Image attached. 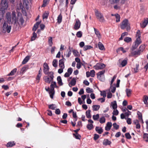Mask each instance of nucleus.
I'll return each instance as SVG.
<instances>
[{
  "mask_svg": "<svg viewBox=\"0 0 148 148\" xmlns=\"http://www.w3.org/2000/svg\"><path fill=\"white\" fill-rule=\"evenodd\" d=\"M80 25L81 23L79 20L78 19L77 20L74 25V29L75 30H77L78 29L80 28Z\"/></svg>",
  "mask_w": 148,
  "mask_h": 148,
  "instance_id": "nucleus-8",
  "label": "nucleus"
},
{
  "mask_svg": "<svg viewBox=\"0 0 148 148\" xmlns=\"http://www.w3.org/2000/svg\"><path fill=\"white\" fill-rule=\"evenodd\" d=\"M148 23V18L145 19L142 23H140V25L141 27L144 28L145 27Z\"/></svg>",
  "mask_w": 148,
  "mask_h": 148,
  "instance_id": "nucleus-10",
  "label": "nucleus"
},
{
  "mask_svg": "<svg viewBox=\"0 0 148 148\" xmlns=\"http://www.w3.org/2000/svg\"><path fill=\"white\" fill-rule=\"evenodd\" d=\"M48 42L50 46L51 47L53 44L52 38V37H50L49 39Z\"/></svg>",
  "mask_w": 148,
  "mask_h": 148,
  "instance_id": "nucleus-48",
  "label": "nucleus"
},
{
  "mask_svg": "<svg viewBox=\"0 0 148 148\" xmlns=\"http://www.w3.org/2000/svg\"><path fill=\"white\" fill-rule=\"evenodd\" d=\"M96 131L99 134H101L103 132V130L101 127L97 126L95 127Z\"/></svg>",
  "mask_w": 148,
  "mask_h": 148,
  "instance_id": "nucleus-14",
  "label": "nucleus"
},
{
  "mask_svg": "<svg viewBox=\"0 0 148 148\" xmlns=\"http://www.w3.org/2000/svg\"><path fill=\"white\" fill-rule=\"evenodd\" d=\"M29 2L28 0H23V3L24 5L27 6L28 5Z\"/></svg>",
  "mask_w": 148,
  "mask_h": 148,
  "instance_id": "nucleus-63",
  "label": "nucleus"
},
{
  "mask_svg": "<svg viewBox=\"0 0 148 148\" xmlns=\"http://www.w3.org/2000/svg\"><path fill=\"white\" fill-rule=\"evenodd\" d=\"M55 108L56 107L55 106V105L54 104L50 105L49 106V108L53 110H54L55 109Z\"/></svg>",
  "mask_w": 148,
  "mask_h": 148,
  "instance_id": "nucleus-54",
  "label": "nucleus"
},
{
  "mask_svg": "<svg viewBox=\"0 0 148 148\" xmlns=\"http://www.w3.org/2000/svg\"><path fill=\"white\" fill-rule=\"evenodd\" d=\"M143 100L145 104L147 105H148V103L147 102L148 97L147 96L144 95L143 97Z\"/></svg>",
  "mask_w": 148,
  "mask_h": 148,
  "instance_id": "nucleus-21",
  "label": "nucleus"
},
{
  "mask_svg": "<svg viewBox=\"0 0 148 148\" xmlns=\"http://www.w3.org/2000/svg\"><path fill=\"white\" fill-rule=\"evenodd\" d=\"M2 28L3 33H5L7 32L8 33H10L11 29V26L10 25H8L7 23L5 21L3 24Z\"/></svg>",
  "mask_w": 148,
  "mask_h": 148,
  "instance_id": "nucleus-5",
  "label": "nucleus"
},
{
  "mask_svg": "<svg viewBox=\"0 0 148 148\" xmlns=\"http://www.w3.org/2000/svg\"><path fill=\"white\" fill-rule=\"evenodd\" d=\"M91 110H88L86 112V117L88 119L91 118V116L90 114Z\"/></svg>",
  "mask_w": 148,
  "mask_h": 148,
  "instance_id": "nucleus-24",
  "label": "nucleus"
},
{
  "mask_svg": "<svg viewBox=\"0 0 148 148\" xmlns=\"http://www.w3.org/2000/svg\"><path fill=\"white\" fill-rule=\"evenodd\" d=\"M57 80L58 84L60 86H62L63 83L62 82V79L60 76H58L57 77Z\"/></svg>",
  "mask_w": 148,
  "mask_h": 148,
  "instance_id": "nucleus-19",
  "label": "nucleus"
},
{
  "mask_svg": "<svg viewBox=\"0 0 148 148\" xmlns=\"http://www.w3.org/2000/svg\"><path fill=\"white\" fill-rule=\"evenodd\" d=\"M73 136H74L75 138L77 139H80L81 138V136L79 134H73Z\"/></svg>",
  "mask_w": 148,
  "mask_h": 148,
  "instance_id": "nucleus-44",
  "label": "nucleus"
},
{
  "mask_svg": "<svg viewBox=\"0 0 148 148\" xmlns=\"http://www.w3.org/2000/svg\"><path fill=\"white\" fill-rule=\"evenodd\" d=\"M99 118V115L97 114L96 115H94L92 116L93 119L95 121L97 120Z\"/></svg>",
  "mask_w": 148,
  "mask_h": 148,
  "instance_id": "nucleus-49",
  "label": "nucleus"
},
{
  "mask_svg": "<svg viewBox=\"0 0 148 148\" xmlns=\"http://www.w3.org/2000/svg\"><path fill=\"white\" fill-rule=\"evenodd\" d=\"M135 42L138 44V43H139V44H140L141 43V41H140V37H138L136 39V41Z\"/></svg>",
  "mask_w": 148,
  "mask_h": 148,
  "instance_id": "nucleus-60",
  "label": "nucleus"
},
{
  "mask_svg": "<svg viewBox=\"0 0 148 148\" xmlns=\"http://www.w3.org/2000/svg\"><path fill=\"white\" fill-rule=\"evenodd\" d=\"M143 138L145 141L148 142V134H145L143 135Z\"/></svg>",
  "mask_w": 148,
  "mask_h": 148,
  "instance_id": "nucleus-46",
  "label": "nucleus"
},
{
  "mask_svg": "<svg viewBox=\"0 0 148 148\" xmlns=\"http://www.w3.org/2000/svg\"><path fill=\"white\" fill-rule=\"evenodd\" d=\"M98 46L99 49L101 50H103L104 49V47L103 45L100 42L98 43Z\"/></svg>",
  "mask_w": 148,
  "mask_h": 148,
  "instance_id": "nucleus-35",
  "label": "nucleus"
},
{
  "mask_svg": "<svg viewBox=\"0 0 148 148\" xmlns=\"http://www.w3.org/2000/svg\"><path fill=\"white\" fill-rule=\"evenodd\" d=\"M12 18H11L10 13H7L5 15L6 18L7 19V22L10 24H14L15 25L17 22V19L16 16V13L15 11L12 12Z\"/></svg>",
  "mask_w": 148,
  "mask_h": 148,
  "instance_id": "nucleus-1",
  "label": "nucleus"
},
{
  "mask_svg": "<svg viewBox=\"0 0 148 148\" xmlns=\"http://www.w3.org/2000/svg\"><path fill=\"white\" fill-rule=\"evenodd\" d=\"M86 92L88 93H90L93 92L92 89H91L89 87H87L86 89Z\"/></svg>",
  "mask_w": 148,
  "mask_h": 148,
  "instance_id": "nucleus-53",
  "label": "nucleus"
},
{
  "mask_svg": "<svg viewBox=\"0 0 148 148\" xmlns=\"http://www.w3.org/2000/svg\"><path fill=\"white\" fill-rule=\"evenodd\" d=\"M125 91L127 96L128 97H130L131 94L132 90L130 89L127 88Z\"/></svg>",
  "mask_w": 148,
  "mask_h": 148,
  "instance_id": "nucleus-31",
  "label": "nucleus"
},
{
  "mask_svg": "<svg viewBox=\"0 0 148 148\" xmlns=\"http://www.w3.org/2000/svg\"><path fill=\"white\" fill-rule=\"evenodd\" d=\"M28 69V66L25 65L21 69L20 71V73H23L25 71Z\"/></svg>",
  "mask_w": 148,
  "mask_h": 148,
  "instance_id": "nucleus-22",
  "label": "nucleus"
},
{
  "mask_svg": "<svg viewBox=\"0 0 148 148\" xmlns=\"http://www.w3.org/2000/svg\"><path fill=\"white\" fill-rule=\"evenodd\" d=\"M110 89L111 90V92L112 93H114L115 91V90L116 89V88L115 86H112V85H110Z\"/></svg>",
  "mask_w": 148,
  "mask_h": 148,
  "instance_id": "nucleus-50",
  "label": "nucleus"
},
{
  "mask_svg": "<svg viewBox=\"0 0 148 148\" xmlns=\"http://www.w3.org/2000/svg\"><path fill=\"white\" fill-rule=\"evenodd\" d=\"M78 38H81L82 36V33L80 31L77 32L76 34Z\"/></svg>",
  "mask_w": 148,
  "mask_h": 148,
  "instance_id": "nucleus-55",
  "label": "nucleus"
},
{
  "mask_svg": "<svg viewBox=\"0 0 148 148\" xmlns=\"http://www.w3.org/2000/svg\"><path fill=\"white\" fill-rule=\"evenodd\" d=\"M105 72V70H103L101 71H100L97 74V78L100 80L101 81H102L103 80V79L101 78V75H104V73Z\"/></svg>",
  "mask_w": 148,
  "mask_h": 148,
  "instance_id": "nucleus-9",
  "label": "nucleus"
},
{
  "mask_svg": "<svg viewBox=\"0 0 148 148\" xmlns=\"http://www.w3.org/2000/svg\"><path fill=\"white\" fill-rule=\"evenodd\" d=\"M93 48V47L90 45H85L83 47L84 51H86L87 50Z\"/></svg>",
  "mask_w": 148,
  "mask_h": 148,
  "instance_id": "nucleus-29",
  "label": "nucleus"
},
{
  "mask_svg": "<svg viewBox=\"0 0 148 148\" xmlns=\"http://www.w3.org/2000/svg\"><path fill=\"white\" fill-rule=\"evenodd\" d=\"M113 127L115 128V129L116 130H117L119 129V125H117L116 123H113Z\"/></svg>",
  "mask_w": 148,
  "mask_h": 148,
  "instance_id": "nucleus-61",
  "label": "nucleus"
},
{
  "mask_svg": "<svg viewBox=\"0 0 148 148\" xmlns=\"http://www.w3.org/2000/svg\"><path fill=\"white\" fill-rule=\"evenodd\" d=\"M44 69L43 71L45 75H47L48 73L49 69V67L48 64L46 63H45L44 64Z\"/></svg>",
  "mask_w": 148,
  "mask_h": 148,
  "instance_id": "nucleus-7",
  "label": "nucleus"
},
{
  "mask_svg": "<svg viewBox=\"0 0 148 148\" xmlns=\"http://www.w3.org/2000/svg\"><path fill=\"white\" fill-rule=\"evenodd\" d=\"M53 66L55 67H56L58 66V61L56 59H54L53 60L52 62Z\"/></svg>",
  "mask_w": 148,
  "mask_h": 148,
  "instance_id": "nucleus-37",
  "label": "nucleus"
},
{
  "mask_svg": "<svg viewBox=\"0 0 148 148\" xmlns=\"http://www.w3.org/2000/svg\"><path fill=\"white\" fill-rule=\"evenodd\" d=\"M62 16L61 14H60L58 16L57 20V22L59 23H60L62 21Z\"/></svg>",
  "mask_w": 148,
  "mask_h": 148,
  "instance_id": "nucleus-30",
  "label": "nucleus"
},
{
  "mask_svg": "<svg viewBox=\"0 0 148 148\" xmlns=\"http://www.w3.org/2000/svg\"><path fill=\"white\" fill-rule=\"evenodd\" d=\"M73 55L75 56H79V54L78 52L76 50H73Z\"/></svg>",
  "mask_w": 148,
  "mask_h": 148,
  "instance_id": "nucleus-43",
  "label": "nucleus"
},
{
  "mask_svg": "<svg viewBox=\"0 0 148 148\" xmlns=\"http://www.w3.org/2000/svg\"><path fill=\"white\" fill-rule=\"evenodd\" d=\"M120 27L122 29L126 28L127 31L130 30V27L127 19H125L123 21L120 26Z\"/></svg>",
  "mask_w": 148,
  "mask_h": 148,
  "instance_id": "nucleus-3",
  "label": "nucleus"
},
{
  "mask_svg": "<svg viewBox=\"0 0 148 148\" xmlns=\"http://www.w3.org/2000/svg\"><path fill=\"white\" fill-rule=\"evenodd\" d=\"M44 79L46 82L49 84L51 81H53V80H51V78L48 76H45L44 77Z\"/></svg>",
  "mask_w": 148,
  "mask_h": 148,
  "instance_id": "nucleus-17",
  "label": "nucleus"
},
{
  "mask_svg": "<svg viewBox=\"0 0 148 148\" xmlns=\"http://www.w3.org/2000/svg\"><path fill=\"white\" fill-rule=\"evenodd\" d=\"M76 79L75 78H73L72 79L70 82L69 84V85L70 87H71L72 86H75L76 84Z\"/></svg>",
  "mask_w": 148,
  "mask_h": 148,
  "instance_id": "nucleus-15",
  "label": "nucleus"
},
{
  "mask_svg": "<svg viewBox=\"0 0 148 148\" xmlns=\"http://www.w3.org/2000/svg\"><path fill=\"white\" fill-rule=\"evenodd\" d=\"M95 15L97 18L101 22H104L105 20L104 18L103 15L99 12L98 10L95 9Z\"/></svg>",
  "mask_w": 148,
  "mask_h": 148,
  "instance_id": "nucleus-4",
  "label": "nucleus"
},
{
  "mask_svg": "<svg viewBox=\"0 0 148 148\" xmlns=\"http://www.w3.org/2000/svg\"><path fill=\"white\" fill-rule=\"evenodd\" d=\"M29 58L30 57L29 56H26L22 61V64H26L29 60Z\"/></svg>",
  "mask_w": 148,
  "mask_h": 148,
  "instance_id": "nucleus-27",
  "label": "nucleus"
},
{
  "mask_svg": "<svg viewBox=\"0 0 148 148\" xmlns=\"http://www.w3.org/2000/svg\"><path fill=\"white\" fill-rule=\"evenodd\" d=\"M112 126V123L110 122H108L105 128V130L107 131L110 130L111 129Z\"/></svg>",
  "mask_w": 148,
  "mask_h": 148,
  "instance_id": "nucleus-12",
  "label": "nucleus"
},
{
  "mask_svg": "<svg viewBox=\"0 0 148 148\" xmlns=\"http://www.w3.org/2000/svg\"><path fill=\"white\" fill-rule=\"evenodd\" d=\"M127 59L125 58V59L123 60L121 62V65L122 66V67H124L127 64Z\"/></svg>",
  "mask_w": 148,
  "mask_h": 148,
  "instance_id": "nucleus-25",
  "label": "nucleus"
},
{
  "mask_svg": "<svg viewBox=\"0 0 148 148\" xmlns=\"http://www.w3.org/2000/svg\"><path fill=\"white\" fill-rule=\"evenodd\" d=\"M115 16L116 18V22H118L120 21V16L118 14H116Z\"/></svg>",
  "mask_w": 148,
  "mask_h": 148,
  "instance_id": "nucleus-41",
  "label": "nucleus"
},
{
  "mask_svg": "<svg viewBox=\"0 0 148 148\" xmlns=\"http://www.w3.org/2000/svg\"><path fill=\"white\" fill-rule=\"evenodd\" d=\"M49 13L48 12L45 11L44 13L42 15V18L43 19H47L48 18Z\"/></svg>",
  "mask_w": 148,
  "mask_h": 148,
  "instance_id": "nucleus-28",
  "label": "nucleus"
},
{
  "mask_svg": "<svg viewBox=\"0 0 148 148\" xmlns=\"http://www.w3.org/2000/svg\"><path fill=\"white\" fill-rule=\"evenodd\" d=\"M142 52L139 49L138 51H135L132 53L133 55H140Z\"/></svg>",
  "mask_w": 148,
  "mask_h": 148,
  "instance_id": "nucleus-32",
  "label": "nucleus"
},
{
  "mask_svg": "<svg viewBox=\"0 0 148 148\" xmlns=\"http://www.w3.org/2000/svg\"><path fill=\"white\" fill-rule=\"evenodd\" d=\"M24 22V20L22 16L21 17L18 21V23L19 25H22Z\"/></svg>",
  "mask_w": 148,
  "mask_h": 148,
  "instance_id": "nucleus-18",
  "label": "nucleus"
},
{
  "mask_svg": "<svg viewBox=\"0 0 148 148\" xmlns=\"http://www.w3.org/2000/svg\"><path fill=\"white\" fill-rule=\"evenodd\" d=\"M93 110L94 111H97L100 108V106L99 105H94L92 106Z\"/></svg>",
  "mask_w": 148,
  "mask_h": 148,
  "instance_id": "nucleus-26",
  "label": "nucleus"
},
{
  "mask_svg": "<svg viewBox=\"0 0 148 148\" xmlns=\"http://www.w3.org/2000/svg\"><path fill=\"white\" fill-rule=\"evenodd\" d=\"M64 62L62 61V60H60L59 62V65L60 68L62 69H64Z\"/></svg>",
  "mask_w": 148,
  "mask_h": 148,
  "instance_id": "nucleus-20",
  "label": "nucleus"
},
{
  "mask_svg": "<svg viewBox=\"0 0 148 148\" xmlns=\"http://www.w3.org/2000/svg\"><path fill=\"white\" fill-rule=\"evenodd\" d=\"M101 93L100 94L104 98H105L106 97V93L104 91H103V92L101 91Z\"/></svg>",
  "mask_w": 148,
  "mask_h": 148,
  "instance_id": "nucleus-59",
  "label": "nucleus"
},
{
  "mask_svg": "<svg viewBox=\"0 0 148 148\" xmlns=\"http://www.w3.org/2000/svg\"><path fill=\"white\" fill-rule=\"evenodd\" d=\"M17 70L16 68H14L12 70L10 73L8 75V76L13 75L15 74Z\"/></svg>",
  "mask_w": 148,
  "mask_h": 148,
  "instance_id": "nucleus-33",
  "label": "nucleus"
},
{
  "mask_svg": "<svg viewBox=\"0 0 148 148\" xmlns=\"http://www.w3.org/2000/svg\"><path fill=\"white\" fill-rule=\"evenodd\" d=\"M124 40L127 42H129L132 41V38L129 37H126L125 38Z\"/></svg>",
  "mask_w": 148,
  "mask_h": 148,
  "instance_id": "nucleus-45",
  "label": "nucleus"
},
{
  "mask_svg": "<svg viewBox=\"0 0 148 148\" xmlns=\"http://www.w3.org/2000/svg\"><path fill=\"white\" fill-rule=\"evenodd\" d=\"M137 114L138 116V119L140 121H141L142 123H143L142 113L139 111H138L137 112Z\"/></svg>",
  "mask_w": 148,
  "mask_h": 148,
  "instance_id": "nucleus-16",
  "label": "nucleus"
},
{
  "mask_svg": "<svg viewBox=\"0 0 148 148\" xmlns=\"http://www.w3.org/2000/svg\"><path fill=\"white\" fill-rule=\"evenodd\" d=\"M99 121L101 123L103 124L105 122L106 119L104 117L102 116L100 118Z\"/></svg>",
  "mask_w": 148,
  "mask_h": 148,
  "instance_id": "nucleus-40",
  "label": "nucleus"
},
{
  "mask_svg": "<svg viewBox=\"0 0 148 148\" xmlns=\"http://www.w3.org/2000/svg\"><path fill=\"white\" fill-rule=\"evenodd\" d=\"M94 30L95 34L97 36H98V35L99 36H101L99 31L97 29L94 27Z\"/></svg>",
  "mask_w": 148,
  "mask_h": 148,
  "instance_id": "nucleus-52",
  "label": "nucleus"
},
{
  "mask_svg": "<svg viewBox=\"0 0 148 148\" xmlns=\"http://www.w3.org/2000/svg\"><path fill=\"white\" fill-rule=\"evenodd\" d=\"M139 66V64H136V67L134 69V71L135 73H137L138 72V69Z\"/></svg>",
  "mask_w": 148,
  "mask_h": 148,
  "instance_id": "nucleus-56",
  "label": "nucleus"
},
{
  "mask_svg": "<svg viewBox=\"0 0 148 148\" xmlns=\"http://www.w3.org/2000/svg\"><path fill=\"white\" fill-rule=\"evenodd\" d=\"M37 35L34 32L33 33V36L31 37V40L33 41L37 37Z\"/></svg>",
  "mask_w": 148,
  "mask_h": 148,
  "instance_id": "nucleus-47",
  "label": "nucleus"
},
{
  "mask_svg": "<svg viewBox=\"0 0 148 148\" xmlns=\"http://www.w3.org/2000/svg\"><path fill=\"white\" fill-rule=\"evenodd\" d=\"M86 127L88 130H90L93 128V125L92 124H88L87 125Z\"/></svg>",
  "mask_w": 148,
  "mask_h": 148,
  "instance_id": "nucleus-39",
  "label": "nucleus"
},
{
  "mask_svg": "<svg viewBox=\"0 0 148 148\" xmlns=\"http://www.w3.org/2000/svg\"><path fill=\"white\" fill-rule=\"evenodd\" d=\"M111 142L107 139H104L103 142V145L106 146L110 145L111 144Z\"/></svg>",
  "mask_w": 148,
  "mask_h": 148,
  "instance_id": "nucleus-13",
  "label": "nucleus"
},
{
  "mask_svg": "<svg viewBox=\"0 0 148 148\" xmlns=\"http://www.w3.org/2000/svg\"><path fill=\"white\" fill-rule=\"evenodd\" d=\"M145 46L144 45H141L139 47V50L142 52L143 51L145 48Z\"/></svg>",
  "mask_w": 148,
  "mask_h": 148,
  "instance_id": "nucleus-51",
  "label": "nucleus"
},
{
  "mask_svg": "<svg viewBox=\"0 0 148 148\" xmlns=\"http://www.w3.org/2000/svg\"><path fill=\"white\" fill-rule=\"evenodd\" d=\"M49 76V77L51 78V80H53V79L54 78V73L53 72L51 71L49 72L48 73Z\"/></svg>",
  "mask_w": 148,
  "mask_h": 148,
  "instance_id": "nucleus-36",
  "label": "nucleus"
},
{
  "mask_svg": "<svg viewBox=\"0 0 148 148\" xmlns=\"http://www.w3.org/2000/svg\"><path fill=\"white\" fill-rule=\"evenodd\" d=\"M41 21H38L36 22V23L34 25L33 29L32 30L34 32H35L36 31L37 29L38 28L39 25Z\"/></svg>",
  "mask_w": 148,
  "mask_h": 148,
  "instance_id": "nucleus-11",
  "label": "nucleus"
},
{
  "mask_svg": "<svg viewBox=\"0 0 148 148\" xmlns=\"http://www.w3.org/2000/svg\"><path fill=\"white\" fill-rule=\"evenodd\" d=\"M15 143L14 141H10L8 142L7 144L8 147H11L15 145Z\"/></svg>",
  "mask_w": 148,
  "mask_h": 148,
  "instance_id": "nucleus-23",
  "label": "nucleus"
},
{
  "mask_svg": "<svg viewBox=\"0 0 148 148\" xmlns=\"http://www.w3.org/2000/svg\"><path fill=\"white\" fill-rule=\"evenodd\" d=\"M106 67V65L102 63H97L94 66V68L96 70L102 69Z\"/></svg>",
  "mask_w": 148,
  "mask_h": 148,
  "instance_id": "nucleus-6",
  "label": "nucleus"
},
{
  "mask_svg": "<svg viewBox=\"0 0 148 148\" xmlns=\"http://www.w3.org/2000/svg\"><path fill=\"white\" fill-rule=\"evenodd\" d=\"M112 106L113 109L115 110L117 108V104L116 103V101H114V102L112 103Z\"/></svg>",
  "mask_w": 148,
  "mask_h": 148,
  "instance_id": "nucleus-42",
  "label": "nucleus"
},
{
  "mask_svg": "<svg viewBox=\"0 0 148 148\" xmlns=\"http://www.w3.org/2000/svg\"><path fill=\"white\" fill-rule=\"evenodd\" d=\"M49 0H43V4L42 5V7H45L47 5L48 2L49 1Z\"/></svg>",
  "mask_w": 148,
  "mask_h": 148,
  "instance_id": "nucleus-38",
  "label": "nucleus"
},
{
  "mask_svg": "<svg viewBox=\"0 0 148 148\" xmlns=\"http://www.w3.org/2000/svg\"><path fill=\"white\" fill-rule=\"evenodd\" d=\"M125 136L126 138L127 139H130L131 138V136L129 133H125Z\"/></svg>",
  "mask_w": 148,
  "mask_h": 148,
  "instance_id": "nucleus-57",
  "label": "nucleus"
},
{
  "mask_svg": "<svg viewBox=\"0 0 148 148\" xmlns=\"http://www.w3.org/2000/svg\"><path fill=\"white\" fill-rule=\"evenodd\" d=\"M139 45V43H138V44L135 42L134 44H133L132 46V50H134L136 49L137 47H138V45Z\"/></svg>",
  "mask_w": 148,
  "mask_h": 148,
  "instance_id": "nucleus-34",
  "label": "nucleus"
},
{
  "mask_svg": "<svg viewBox=\"0 0 148 148\" xmlns=\"http://www.w3.org/2000/svg\"><path fill=\"white\" fill-rule=\"evenodd\" d=\"M94 139L95 140H96L99 137V135L97 134H94Z\"/></svg>",
  "mask_w": 148,
  "mask_h": 148,
  "instance_id": "nucleus-64",
  "label": "nucleus"
},
{
  "mask_svg": "<svg viewBox=\"0 0 148 148\" xmlns=\"http://www.w3.org/2000/svg\"><path fill=\"white\" fill-rule=\"evenodd\" d=\"M119 114V112L117 110H114L112 114L113 115H117Z\"/></svg>",
  "mask_w": 148,
  "mask_h": 148,
  "instance_id": "nucleus-62",
  "label": "nucleus"
},
{
  "mask_svg": "<svg viewBox=\"0 0 148 148\" xmlns=\"http://www.w3.org/2000/svg\"><path fill=\"white\" fill-rule=\"evenodd\" d=\"M90 76L92 77H93L95 75V71L93 70L90 71Z\"/></svg>",
  "mask_w": 148,
  "mask_h": 148,
  "instance_id": "nucleus-58",
  "label": "nucleus"
},
{
  "mask_svg": "<svg viewBox=\"0 0 148 148\" xmlns=\"http://www.w3.org/2000/svg\"><path fill=\"white\" fill-rule=\"evenodd\" d=\"M8 0H1L0 3L1 10L3 13L5 12V10H7L8 7Z\"/></svg>",
  "mask_w": 148,
  "mask_h": 148,
  "instance_id": "nucleus-2",
  "label": "nucleus"
}]
</instances>
